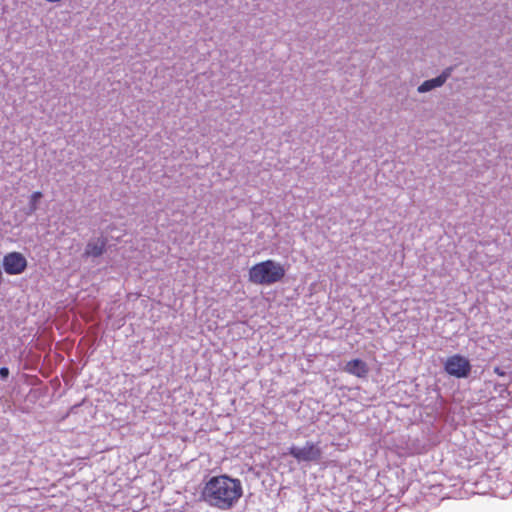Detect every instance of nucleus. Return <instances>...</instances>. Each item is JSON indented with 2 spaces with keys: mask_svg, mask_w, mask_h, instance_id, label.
Segmentation results:
<instances>
[{
  "mask_svg": "<svg viewBox=\"0 0 512 512\" xmlns=\"http://www.w3.org/2000/svg\"><path fill=\"white\" fill-rule=\"evenodd\" d=\"M243 496V486L239 479L228 475L211 477L201 492L202 500L218 510H230Z\"/></svg>",
  "mask_w": 512,
  "mask_h": 512,
  "instance_id": "nucleus-1",
  "label": "nucleus"
},
{
  "mask_svg": "<svg viewBox=\"0 0 512 512\" xmlns=\"http://www.w3.org/2000/svg\"><path fill=\"white\" fill-rule=\"evenodd\" d=\"M286 275L283 264L272 259L254 264L248 271V280L255 285L270 286L281 282Z\"/></svg>",
  "mask_w": 512,
  "mask_h": 512,
  "instance_id": "nucleus-2",
  "label": "nucleus"
},
{
  "mask_svg": "<svg viewBox=\"0 0 512 512\" xmlns=\"http://www.w3.org/2000/svg\"><path fill=\"white\" fill-rule=\"evenodd\" d=\"M288 453L298 462H318L322 458L320 446L312 441H307L303 447L293 445Z\"/></svg>",
  "mask_w": 512,
  "mask_h": 512,
  "instance_id": "nucleus-3",
  "label": "nucleus"
},
{
  "mask_svg": "<svg viewBox=\"0 0 512 512\" xmlns=\"http://www.w3.org/2000/svg\"><path fill=\"white\" fill-rule=\"evenodd\" d=\"M445 371L454 377H467L471 371V364L467 358L459 354L450 356L445 362Z\"/></svg>",
  "mask_w": 512,
  "mask_h": 512,
  "instance_id": "nucleus-4",
  "label": "nucleus"
},
{
  "mask_svg": "<svg viewBox=\"0 0 512 512\" xmlns=\"http://www.w3.org/2000/svg\"><path fill=\"white\" fill-rule=\"evenodd\" d=\"M3 267L7 274L18 275L25 271L27 260L20 252H10L3 257Z\"/></svg>",
  "mask_w": 512,
  "mask_h": 512,
  "instance_id": "nucleus-5",
  "label": "nucleus"
},
{
  "mask_svg": "<svg viewBox=\"0 0 512 512\" xmlns=\"http://www.w3.org/2000/svg\"><path fill=\"white\" fill-rule=\"evenodd\" d=\"M344 371L357 378H366L369 373V367L365 361L356 358L345 364Z\"/></svg>",
  "mask_w": 512,
  "mask_h": 512,
  "instance_id": "nucleus-6",
  "label": "nucleus"
},
{
  "mask_svg": "<svg viewBox=\"0 0 512 512\" xmlns=\"http://www.w3.org/2000/svg\"><path fill=\"white\" fill-rule=\"evenodd\" d=\"M106 244L107 242L104 238L90 241L85 248L84 255L88 257H99L105 252Z\"/></svg>",
  "mask_w": 512,
  "mask_h": 512,
  "instance_id": "nucleus-7",
  "label": "nucleus"
},
{
  "mask_svg": "<svg viewBox=\"0 0 512 512\" xmlns=\"http://www.w3.org/2000/svg\"><path fill=\"white\" fill-rule=\"evenodd\" d=\"M449 74H450V70H447L436 78L424 81L418 87V91L420 93H424V92H428L436 87L442 86L445 83V81L447 80Z\"/></svg>",
  "mask_w": 512,
  "mask_h": 512,
  "instance_id": "nucleus-8",
  "label": "nucleus"
},
{
  "mask_svg": "<svg viewBox=\"0 0 512 512\" xmlns=\"http://www.w3.org/2000/svg\"><path fill=\"white\" fill-rule=\"evenodd\" d=\"M42 193L40 191H36L32 193L30 196V202H29V210L31 213L35 212L38 208V201L42 198Z\"/></svg>",
  "mask_w": 512,
  "mask_h": 512,
  "instance_id": "nucleus-9",
  "label": "nucleus"
},
{
  "mask_svg": "<svg viewBox=\"0 0 512 512\" xmlns=\"http://www.w3.org/2000/svg\"><path fill=\"white\" fill-rule=\"evenodd\" d=\"M9 376V369L7 367L0 368V377L5 379Z\"/></svg>",
  "mask_w": 512,
  "mask_h": 512,
  "instance_id": "nucleus-10",
  "label": "nucleus"
},
{
  "mask_svg": "<svg viewBox=\"0 0 512 512\" xmlns=\"http://www.w3.org/2000/svg\"><path fill=\"white\" fill-rule=\"evenodd\" d=\"M494 372L498 375V376H504L505 375V372L503 370H501L499 367H495L494 368Z\"/></svg>",
  "mask_w": 512,
  "mask_h": 512,
  "instance_id": "nucleus-11",
  "label": "nucleus"
}]
</instances>
